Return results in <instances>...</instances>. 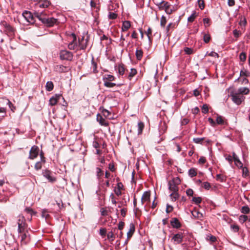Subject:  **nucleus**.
<instances>
[{"label":"nucleus","mask_w":250,"mask_h":250,"mask_svg":"<svg viewBox=\"0 0 250 250\" xmlns=\"http://www.w3.org/2000/svg\"><path fill=\"white\" fill-rule=\"evenodd\" d=\"M35 16L43 24L48 27L52 26L56 22L57 20L54 18H49L45 11L39 12L36 11L34 13Z\"/></svg>","instance_id":"f257e3e1"},{"label":"nucleus","mask_w":250,"mask_h":250,"mask_svg":"<svg viewBox=\"0 0 250 250\" xmlns=\"http://www.w3.org/2000/svg\"><path fill=\"white\" fill-rule=\"evenodd\" d=\"M17 224L18 225V231L19 233H21L27 230V224L23 216H19Z\"/></svg>","instance_id":"f03ea898"},{"label":"nucleus","mask_w":250,"mask_h":250,"mask_svg":"<svg viewBox=\"0 0 250 250\" xmlns=\"http://www.w3.org/2000/svg\"><path fill=\"white\" fill-rule=\"evenodd\" d=\"M180 183L181 180L179 177L173 178L171 180L168 182V189L172 192L178 191L179 188L178 186Z\"/></svg>","instance_id":"7ed1b4c3"},{"label":"nucleus","mask_w":250,"mask_h":250,"mask_svg":"<svg viewBox=\"0 0 250 250\" xmlns=\"http://www.w3.org/2000/svg\"><path fill=\"white\" fill-rule=\"evenodd\" d=\"M123 233L122 231L120 232V234H118V229L116 228H113L107 234V237L110 241H113L116 237L121 238L123 237Z\"/></svg>","instance_id":"20e7f679"},{"label":"nucleus","mask_w":250,"mask_h":250,"mask_svg":"<svg viewBox=\"0 0 250 250\" xmlns=\"http://www.w3.org/2000/svg\"><path fill=\"white\" fill-rule=\"evenodd\" d=\"M231 97L232 101L237 105H240L245 99L243 95L240 94V93H238L237 92L232 93Z\"/></svg>","instance_id":"39448f33"},{"label":"nucleus","mask_w":250,"mask_h":250,"mask_svg":"<svg viewBox=\"0 0 250 250\" xmlns=\"http://www.w3.org/2000/svg\"><path fill=\"white\" fill-rule=\"evenodd\" d=\"M42 175L49 182L53 183L56 181V178L53 176L52 172L48 169H44L42 171Z\"/></svg>","instance_id":"423d86ee"},{"label":"nucleus","mask_w":250,"mask_h":250,"mask_svg":"<svg viewBox=\"0 0 250 250\" xmlns=\"http://www.w3.org/2000/svg\"><path fill=\"white\" fill-rule=\"evenodd\" d=\"M73 54L66 50H62L60 53V57L61 60L71 61L73 59Z\"/></svg>","instance_id":"0eeeda50"},{"label":"nucleus","mask_w":250,"mask_h":250,"mask_svg":"<svg viewBox=\"0 0 250 250\" xmlns=\"http://www.w3.org/2000/svg\"><path fill=\"white\" fill-rule=\"evenodd\" d=\"M39 148L37 146H33L30 149L29 151V159L33 160L36 158L39 155Z\"/></svg>","instance_id":"6e6552de"},{"label":"nucleus","mask_w":250,"mask_h":250,"mask_svg":"<svg viewBox=\"0 0 250 250\" xmlns=\"http://www.w3.org/2000/svg\"><path fill=\"white\" fill-rule=\"evenodd\" d=\"M22 16L28 22L30 23L34 22V17L30 12L25 11L23 12Z\"/></svg>","instance_id":"1a4fd4ad"},{"label":"nucleus","mask_w":250,"mask_h":250,"mask_svg":"<svg viewBox=\"0 0 250 250\" xmlns=\"http://www.w3.org/2000/svg\"><path fill=\"white\" fill-rule=\"evenodd\" d=\"M183 238V234L182 233H178L174 235L172 240H173L175 244H179L182 242Z\"/></svg>","instance_id":"9d476101"},{"label":"nucleus","mask_w":250,"mask_h":250,"mask_svg":"<svg viewBox=\"0 0 250 250\" xmlns=\"http://www.w3.org/2000/svg\"><path fill=\"white\" fill-rule=\"evenodd\" d=\"M61 98H62V99H64V98L62 97V95L56 94L55 96L52 97L50 99L49 104L51 106L55 105Z\"/></svg>","instance_id":"9b49d317"},{"label":"nucleus","mask_w":250,"mask_h":250,"mask_svg":"<svg viewBox=\"0 0 250 250\" xmlns=\"http://www.w3.org/2000/svg\"><path fill=\"white\" fill-rule=\"evenodd\" d=\"M175 28V23L170 22L169 23L167 26L166 28V34L167 36L170 35L172 31Z\"/></svg>","instance_id":"f8f14e48"},{"label":"nucleus","mask_w":250,"mask_h":250,"mask_svg":"<svg viewBox=\"0 0 250 250\" xmlns=\"http://www.w3.org/2000/svg\"><path fill=\"white\" fill-rule=\"evenodd\" d=\"M87 42L88 40L87 39L85 40L84 37H83L81 39H79V46L80 47V49L82 50L85 49L87 45Z\"/></svg>","instance_id":"ddd939ff"},{"label":"nucleus","mask_w":250,"mask_h":250,"mask_svg":"<svg viewBox=\"0 0 250 250\" xmlns=\"http://www.w3.org/2000/svg\"><path fill=\"white\" fill-rule=\"evenodd\" d=\"M55 71L59 73H64L67 72L69 70L68 67L63 66L62 65H57L55 67Z\"/></svg>","instance_id":"4468645a"},{"label":"nucleus","mask_w":250,"mask_h":250,"mask_svg":"<svg viewBox=\"0 0 250 250\" xmlns=\"http://www.w3.org/2000/svg\"><path fill=\"white\" fill-rule=\"evenodd\" d=\"M21 235V242L23 244H26L29 241V235L27 234L28 230H26V231L23 232Z\"/></svg>","instance_id":"2eb2a0df"},{"label":"nucleus","mask_w":250,"mask_h":250,"mask_svg":"<svg viewBox=\"0 0 250 250\" xmlns=\"http://www.w3.org/2000/svg\"><path fill=\"white\" fill-rule=\"evenodd\" d=\"M72 35L73 37V40L68 44V47L70 50H74L77 46L76 42L77 38L76 35L74 34H72Z\"/></svg>","instance_id":"dca6fc26"},{"label":"nucleus","mask_w":250,"mask_h":250,"mask_svg":"<svg viewBox=\"0 0 250 250\" xmlns=\"http://www.w3.org/2000/svg\"><path fill=\"white\" fill-rule=\"evenodd\" d=\"M150 194L149 191H146L144 193L141 198L142 204H144L146 202L150 201Z\"/></svg>","instance_id":"f3484780"},{"label":"nucleus","mask_w":250,"mask_h":250,"mask_svg":"<svg viewBox=\"0 0 250 250\" xmlns=\"http://www.w3.org/2000/svg\"><path fill=\"white\" fill-rule=\"evenodd\" d=\"M3 25L5 27V32L6 34L11 35L14 31V30L12 27H11L9 24L6 22L3 23Z\"/></svg>","instance_id":"a211bd4d"},{"label":"nucleus","mask_w":250,"mask_h":250,"mask_svg":"<svg viewBox=\"0 0 250 250\" xmlns=\"http://www.w3.org/2000/svg\"><path fill=\"white\" fill-rule=\"evenodd\" d=\"M50 4V1L47 0H40L37 4V6L40 8H45L47 7Z\"/></svg>","instance_id":"6ab92c4d"},{"label":"nucleus","mask_w":250,"mask_h":250,"mask_svg":"<svg viewBox=\"0 0 250 250\" xmlns=\"http://www.w3.org/2000/svg\"><path fill=\"white\" fill-rule=\"evenodd\" d=\"M191 213L193 217L195 218L201 220L203 217V214L196 209L192 210Z\"/></svg>","instance_id":"aec40b11"},{"label":"nucleus","mask_w":250,"mask_h":250,"mask_svg":"<svg viewBox=\"0 0 250 250\" xmlns=\"http://www.w3.org/2000/svg\"><path fill=\"white\" fill-rule=\"evenodd\" d=\"M135 231V226L133 223H130L129 225V229L127 232V239H129L133 234Z\"/></svg>","instance_id":"412c9836"},{"label":"nucleus","mask_w":250,"mask_h":250,"mask_svg":"<svg viewBox=\"0 0 250 250\" xmlns=\"http://www.w3.org/2000/svg\"><path fill=\"white\" fill-rule=\"evenodd\" d=\"M123 188V185L122 183H118L117 185V187L114 189V192L116 195L118 196L122 194L121 189Z\"/></svg>","instance_id":"4be33fe9"},{"label":"nucleus","mask_w":250,"mask_h":250,"mask_svg":"<svg viewBox=\"0 0 250 250\" xmlns=\"http://www.w3.org/2000/svg\"><path fill=\"white\" fill-rule=\"evenodd\" d=\"M216 124L220 125H224L227 124V122L225 121V118L221 116L217 115Z\"/></svg>","instance_id":"5701e85b"},{"label":"nucleus","mask_w":250,"mask_h":250,"mask_svg":"<svg viewBox=\"0 0 250 250\" xmlns=\"http://www.w3.org/2000/svg\"><path fill=\"white\" fill-rule=\"evenodd\" d=\"M170 224L174 228H179L181 227V224L176 218H173L171 221Z\"/></svg>","instance_id":"b1692460"},{"label":"nucleus","mask_w":250,"mask_h":250,"mask_svg":"<svg viewBox=\"0 0 250 250\" xmlns=\"http://www.w3.org/2000/svg\"><path fill=\"white\" fill-rule=\"evenodd\" d=\"M169 4L168 2L164 1V0L158 3V4H157V5L159 7V8L160 10H165L168 7Z\"/></svg>","instance_id":"393cba45"},{"label":"nucleus","mask_w":250,"mask_h":250,"mask_svg":"<svg viewBox=\"0 0 250 250\" xmlns=\"http://www.w3.org/2000/svg\"><path fill=\"white\" fill-rule=\"evenodd\" d=\"M131 26L130 22L128 21H124L122 24V31L123 32L126 31Z\"/></svg>","instance_id":"a878e982"},{"label":"nucleus","mask_w":250,"mask_h":250,"mask_svg":"<svg viewBox=\"0 0 250 250\" xmlns=\"http://www.w3.org/2000/svg\"><path fill=\"white\" fill-rule=\"evenodd\" d=\"M249 92L250 90L247 87H243L239 88L237 92L243 95V94L246 95L249 94Z\"/></svg>","instance_id":"bb28decb"},{"label":"nucleus","mask_w":250,"mask_h":250,"mask_svg":"<svg viewBox=\"0 0 250 250\" xmlns=\"http://www.w3.org/2000/svg\"><path fill=\"white\" fill-rule=\"evenodd\" d=\"M115 77L112 75L110 74H105L103 77V81L104 82V81H106L107 82H111L115 80Z\"/></svg>","instance_id":"cd10ccee"},{"label":"nucleus","mask_w":250,"mask_h":250,"mask_svg":"<svg viewBox=\"0 0 250 250\" xmlns=\"http://www.w3.org/2000/svg\"><path fill=\"white\" fill-rule=\"evenodd\" d=\"M170 197L172 201H175L177 200L179 197V194L178 193V191L176 192H172L170 194Z\"/></svg>","instance_id":"c85d7f7f"},{"label":"nucleus","mask_w":250,"mask_h":250,"mask_svg":"<svg viewBox=\"0 0 250 250\" xmlns=\"http://www.w3.org/2000/svg\"><path fill=\"white\" fill-rule=\"evenodd\" d=\"M46 90L48 91H51L53 90L54 84L51 81H48L46 83Z\"/></svg>","instance_id":"c756f323"},{"label":"nucleus","mask_w":250,"mask_h":250,"mask_svg":"<svg viewBox=\"0 0 250 250\" xmlns=\"http://www.w3.org/2000/svg\"><path fill=\"white\" fill-rule=\"evenodd\" d=\"M197 16L198 15L196 12L195 11H193L192 14L188 18V21L190 22H193Z\"/></svg>","instance_id":"7c9ffc66"},{"label":"nucleus","mask_w":250,"mask_h":250,"mask_svg":"<svg viewBox=\"0 0 250 250\" xmlns=\"http://www.w3.org/2000/svg\"><path fill=\"white\" fill-rule=\"evenodd\" d=\"M234 164L238 168H243V165L239 158H235L234 160Z\"/></svg>","instance_id":"2f4dec72"},{"label":"nucleus","mask_w":250,"mask_h":250,"mask_svg":"<svg viewBox=\"0 0 250 250\" xmlns=\"http://www.w3.org/2000/svg\"><path fill=\"white\" fill-rule=\"evenodd\" d=\"M143 54V51L141 49H140V50L137 49L136 50V52H135V55H136V57L137 60H140L142 58Z\"/></svg>","instance_id":"473e14b6"},{"label":"nucleus","mask_w":250,"mask_h":250,"mask_svg":"<svg viewBox=\"0 0 250 250\" xmlns=\"http://www.w3.org/2000/svg\"><path fill=\"white\" fill-rule=\"evenodd\" d=\"M98 120L99 121L100 124L102 125L107 126L108 125V123L107 121L102 116H100L99 119L98 118Z\"/></svg>","instance_id":"72a5a7b5"},{"label":"nucleus","mask_w":250,"mask_h":250,"mask_svg":"<svg viewBox=\"0 0 250 250\" xmlns=\"http://www.w3.org/2000/svg\"><path fill=\"white\" fill-rule=\"evenodd\" d=\"M188 175L190 177H193L197 175V172L195 168H191L188 170Z\"/></svg>","instance_id":"f704fd0d"},{"label":"nucleus","mask_w":250,"mask_h":250,"mask_svg":"<svg viewBox=\"0 0 250 250\" xmlns=\"http://www.w3.org/2000/svg\"><path fill=\"white\" fill-rule=\"evenodd\" d=\"M249 217H248V216H247L246 215H241L239 216V220L240 223L243 224L244 222H245L246 221H248Z\"/></svg>","instance_id":"c9c22d12"},{"label":"nucleus","mask_w":250,"mask_h":250,"mask_svg":"<svg viewBox=\"0 0 250 250\" xmlns=\"http://www.w3.org/2000/svg\"><path fill=\"white\" fill-rule=\"evenodd\" d=\"M250 211V209L248 206H243L241 208V211L244 214L249 213Z\"/></svg>","instance_id":"e433bc0d"},{"label":"nucleus","mask_w":250,"mask_h":250,"mask_svg":"<svg viewBox=\"0 0 250 250\" xmlns=\"http://www.w3.org/2000/svg\"><path fill=\"white\" fill-rule=\"evenodd\" d=\"M118 71L120 75H123L125 72V68L123 64H119L118 66Z\"/></svg>","instance_id":"4c0bfd02"},{"label":"nucleus","mask_w":250,"mask_h":250,"mask_svg":"<svg viewBox=\"0 0 250 250\" xmlns=\"http://www.w3.org/2000/svg\"><path fill=\"white\" fill-rule=\"evenodd\" d=\"M104 86L110 88L113 87L116 85L115 83L107 82L106 81H104Z\"/></svg>","instance_id":"58836bf2"},{"label":"nucleus","mask_w":250,"mask_h":250,"mask_svg":"<svg viewBox=\"0 0 250 250\" xmlns=\"http://www.w3.org/2000/svg\"><path fill=\"white\" fill-rule=\"evenodd\" d=\"M137 73V71L135 69L131 68L130 70V72L128 75V78L131 80V78L134 77Z\"/></svg>","instance_id":"ea45409f"},{"label":"nucleus","mask_w":250,"mask_h":250,"mask_svg":"<svg viewBox=\"0 0 250 250\" xmlns=\"http://www.w3.org/2000/svg\"><path fill=\"white\" fill-rule=\"evenodd\" d=\"M206 239L208 241H209L211 242H214L216 241V238L214 236H213L212 235H207Z\"/></svg>","instance_id":"a19ab883"},{"label":"nucleus","mask_w":250,"mask_h":250,"mask_svg":"<svg viewBox=\"0 0 250 250\" xmlns=\"http://www.w3.org/2000/svg\"><path fill=\"white\" fill-rule=\"evenodd\" d=\"M240 74L241 76H244L246 77H248L250 75V73L246 69H243V70H241Z\"/></svg>","instance_id":"79ce46f5"},{"label":"nucleus","mask_w":250,"mask_h":250,"mask_svg":"<svg viewBox=\"0 0 250 250\" xmlns=\"http://www.w3.org/2000/svg\"><path fill=\"white\" fill-rule=\"evenodd\" d=\"M203 40L205 43H208L210 40V35L208 34L204 33Z\"/></svg>","instance_id":"37998d69"},{"label":"nucleus","mask_w":250,"mask_h":250,"mask_svg":"<svg viewBox=\"0 0 250 250\" xmlns=\"http://www.w3.org/2000/svg\"><path fill=\"white\" fill-rule=\"evenodd\" d=\"M167 23V20L165 16H163L161 18L160 25L161 27H164Z\"/></svg>","instance_id":"c03bdc74"},{"label":"nucleus","mask_w":250,"mask_h":250,"mask_svg":"<svg viewBox=\"0 0 250 250\" xmlns=\"http://www.w3.org/2000/svg\"><path fill=\"white\" fill-rule=\"evenodd\" d=\"M192 201L195 204L198 205L202 202V198L200 197H193Z\"/></svg>","instance_id":"a18cd8bd"},{"label":"nucleus","mask_w":250,"mask_h":250,"mask_svg":"<svg viewBox=\"0 0 250 250\" xmlns=\"http://www.w3.org/2000/svg\"><path fill=\"white\" fill-rule=\"evenodd\" d=\"M146 34L148 37V39L149 41H151L152 38V29L151 28H148L147 31L146 32Z\"/></svg>","instance_id":"49530a36"},{"label":"nucleus","mask_w":250,"mask_h":250,"mask_svg":"<svg viewBox=\"0 0 250 250\" xmlns=\"http://www.w3.org/2000/svg\"><path fill=\"white\" fill-rule=\"evenodd\" d=\"M239 59L241 62H245L246 60V54L245 52H242L239 55Z\"/></svg>","instance_id":"de8ad7c7"},{"label":"nucleus","mask_w":250,"mask_h":250,"mask_svg":"<svg viewBox=\"0 0 250 250\" xmlns=\"http://www.w3.org/2000/svg\"><path fill=\"white\" fill-rule=\"evenodd\" d=\"M42 162L41 161L37 162L35 165V168L37 170L41 169L42 167Z\"/></svg>","instance_id":"09e8293b"},{"label":"nucleus","mask_w":250,"mask_h":250,"mask_svg":"<svg viewBox=\"0 0 250 250\" xmlns=\"http://www.w3.org/2000/svg\"><path fill=\"white\" fill-rule=\"evenodd\" d=\"M198 4L199 8L203 10L205 8V3L204 0H198Z\"/></svg>","instance_id":"8fccbe9b"},{"label":"nucleus","mask_w":250,"mask_h":250,"mask_svg":"<svg viewBox=\"0 0 250 250\" xmlns=\"http://www.w3.org/2000/svg\"><path fill=\"white\" fill-rule=\"evenodd\" d=\"M184 51L187 54L190 55L193 53V50L191 48L185 47Z\"/></svg>","instance_id":"3c124183"},{"label":"nucleus","mask_w":250,"mask_h":250,"mask_svg":"<svg viewBox=\"0 0 250 250\" xmlns=\"http://www.w3.org/2000/svg\"><path fill=\"white\" fill-rule=\"evenodd\" d=\"M207 55H208L209 56L213 57L215 58H219V55L218 54V53L213 51H212L209 53L207 52V54H206V56Z\"/></svg>","instance_id":"603ef678"},{"label":"nucleus","mask_w":250,"mask_h":250,"mask_svg":"<svg viewBox=\"0 0 250 250\" xmlns=\"http://www.w3.org/2000/svg\"><path fill=\"white\" fill-rule=\"evenodd\" d=\"M204 138H196L193 139V142L196 144H201Z\"/></svg>","instance_id":"864d4df0"},{"label":"nucleus","mask_w":250,"mask_h":250,"mask_svg":"<svg viewBox=\"0 0 250 250\" xmlns=\"http://www.w3.org/2000/svg\"><path fill=\"white\" fill-rule=\"evenodd\" d=\"M202 112L205 114H206L208 112V106L206 104H205L202 106Z\"/></svg>","instance_id":"5fc2aeb1"},{"label":"nucleus","mask_w":250,"mask_h":250,"mask_svg":"<svg viewBox=\"0 0 250 250\" xmlns=\"http://www.w3.org/2000/svg\"><path fill=\"white\" fill-rule=\"evenodd\" d=\"M203 187L206 189L208 190L210 188V184L208 182H205L203 183Z\"/></svg>","instance_id":"6e6d98bb"},{"label":"nucleus","mask_w":250,"mask_h":250,"mask_svg":"<svg viewBox=\"0 0 250 250\" xmlns=\"http://www.w3.org/2000/svg\"><path fill=\"white\" fill-rule=\"evenodd\" d=\"M216 180L220 182H223L224 180V176L220 174L216 175Z\"/></svg>","instance_id":"4d7b16f0"},{"label":"nucleus","mask_w":250,"mask_h":250,"mask_svg":"<svg viewBox=\"0 0 250 250\" xmlns=\"http://www.w3.org/2000/svg\"><path fill=\"white\" fill-rule=\"evenodd\" d=\"M117 17V15L113 12H109L108 18L110 19H115Z\"/></svg>","instance_id":"13d9d810"},{"label":"nucleus","mask_w":250,"mask_h":250,"mask_svg":"<svg viewBox=\"0 0 250 250\" xmlns=\"http://www.w3.org/2000/svg\"><path fill=\"white\" fill-rule=\"evenodd\" d=\"M106 230L105 229L101 228L100 229L99 233L102 236H103V237L105 236V234H106Z\"/></svg>","instance_id":"bf43d9fd"},{"label":"nucleus","mask_w":250,"mask_h":250,"mask_svg":"<svg viewBox=\"0 0 250 250\" xmlns=\"http://www.w3.org/2000/svg\"><path fill=\"white\" fill-rule=\"evenodd\" d=\"M231 229L233 230V231L234 232H238L239 231V227L238 225H231Z\"/></svg>","instance_id":"052dcab7"},{"label":"nucleus","mask_w":250,"mask_h":250,"mask_svg":"<svg viewBox=\"0 0 250 250\" xmlns=\"http://www.w3.org/2000/svg\"><path fill=\"white\" fill-rule=\"evenodd\" d=\"M92 65L93 67V71L94 73H96L97 72V64L96 62H94L93 59H92Z\"/></svg>","instance_id":"680f3d73"},{"label":"nucleus","mask_w":250,"mask_h":250,"mask_svg":"<svg viewBox=\"0 0 250 250\" xmlns=\"http://www.w3.org/2000/svg\"><path fill=\"white\" fill-rule=\"evenodd\" d=\"M7 104L8 105L9 108L11 109L12 111H14V110L16 109L15 107L13 105L12 103L8 100L7 102Z\"/></svg>","instance_id":"e2e57ef3"},{"label":"nucleus","mask_w":250,"mask_h":250,"mask_svg":"<svg viewBox=\"0 0 250 250\" xmlns=\"http://www.w3.org/2000/svg\"><path fill=\"white\" fill-rule=\"evenodd\" d=\"M124 225H125V223L123 222H122V221L120 222L118 224L117 229L120 230H122L124 228Z\"/></svg>","instance_id":"0e129e2a"},{"label":"nucleus","mask_w":250,"mask_h":250,"mask_svg":"<svg viewBox=\"0 0 250 250\" xmlns=\"http://www.w3.org/2000/svg\"><path fill=\"white\" fill-rule=\"evenodd\" d=\"M40 156L41 157V161L42 162L43 164L45 163V158L44 157V153L42 151H41L40 154Z\"/></svg>","instance_id":"69168bd1"},{"label":"nucleus","mask_w":250,"mask_h":250,"mask_svg":"<svg viewBox=\"0 0 250 250\" xmlns=\"http://www.w3.org/2000/svg\"><path fill=\"white\" fill-rule=\"evenodd\" d=\"M193 193V190L191 188H188L186 190V193L188 196H192Z\"/></svg>","instance_id":"338daca9"},{"label":"nucleus","mask_w":250,"mask_h":250,"mask_svg":"<svg viewBox=\"0 0 250 250\" xmlns=\"http://www.w3.org/2000/svg\"><path fill=\"white\" fill-rule=\"evenodd\" d=\"M233 35L235 37L238 38L241 34L240 31L237 30V29H235L233 31Z\"/></svg>","instance_id":"774afa93"}]
</instances>
